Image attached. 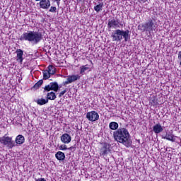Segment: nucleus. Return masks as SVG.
<instances>
[{
    "mask_svg": "<svg viewBox=\"0 0 181 181\" xmlns=\"http://www.w3.org/2000/svg\"><path fill=\"white\" fill-rule=\"evenodd\" d=\"M80 69H81L80 74H84V73H86L87 70H90V66L88 65H84V66H81Z\"/></svg>",
    "mask_w": 181,
    "mask_h": 181,
    "instance_id": "21",
    "label": "nucleus"
},
{
    "mask_svg": "<svg viewBox=\"0 0 181 181\" xmlns=\"http://www.w3.org/2000/svg\"><path fill=\"white\" fill-rule=\"evenodd\" d=\"M47 70L49 73L51 74V76H53V74H56V68H54L53 65H49Z\"/></svg>",
    "mask_w": 181,
    "mask_h": 181,
    "instance_id": "19",
    "label": "nucleus"
},
{
    "mask_svg": "<svg viewBox=\"0 0 181 181\" xmlns=\"http://www.w3.org/2000/svg\"><path fill=\"white\" fill-rule=\"evenodd\" d=\"M122 36L125 42H128V40L129 39V30H127L124 31L121 30H116L111 35L113 42H121V40H122Z\"/></svg>",
    "mask_w": 181,
    "mask_h": 181,
    "instance_id": "3",
    "label": "nucleus"
},
{
    "mask_svg": "<svg viewBox=\"0 0 181 181\" xmlns=\"http://www.w3.org/2000/svg\"><path fill=\"white\" fill-rule=\"evenodd\" d=\"M25 142V137L23 135H18L16 138V144L22 145Z\"/></svg>",
    "mask_w": 181,
    "mask_h": 181,
    "instance_id": "14",
    "label": "nucleus"
},
{
    "mask_svg": "<svg viewBox=\"0 0 181 181\" xmlns=\"http://www.w3.org/2000/svg\"><path fill=\"white\" fill-rule=\"evenodd\" d=\"M44 90H45V91H50V90H52V86L50 85V83L47 86H46L44 88Z\"/></svg>",
    "mask_w": 181,
    "mask_h": 181,
    "instance_id": "27",
    "label": "nucleus"
},
{
    "mask_svg": "<svg viewBox=\"0 0 181 181\" xmlns=\"http://www.w3.org/2000/svg\"><path fill=\"white\" fill-rule=\"evenodd\" d=\"M163 139H167V141H171V142H175V141H176V139H175V136H173V134L170 133V132L166 133V135L163 137Z\"/></svg>",
    "mask_w": 181,
    "mask_h": 181,
    "instance_id": "13",
    "label": "nucleus"
},
{
    "mask_svg": "<svg viewBox=\"0 0 181 181\" xmlns=\"http://www.w3.org/2000/svg\"><path fill=\"white\" fill-rule=\"evenodd\" d=\"M51 85V89L55 93L59 90V84L57 82H52L49 83Z\"/></svg>",
    "mask_w": 181,
    "mask_h": 181,
    "instance_id": "17",
    "label": "nucleus"
},
{
    "mask_svg": "<svg viewBox=\"0 0 181 181\" xmlns=\"http://www.w3.org/2000/svg\"><path fill=\"white\" fill-rule=\"evenodd\" d=\"M36 1H40V0H36Z\"/></svg>",
    "mask_w": 181,
    "mask_h": 181,
    "instance_id": "33",
    "label": "nucleus"
},
{
    "mask_svg": "<svg viewBox=\"0 0 181 181\" xmlns=\"http://www.w3.org/2000/svg\"><path fill=\"white\" fill-rule=\"evenodd\" d=\"M50 76H52V74L47 71V69L43 71L44 80H47L48 78H50Z\"/></svg>",
    "mask_w": 181,
    "mask_h": 181,
    "instance_id": "22",
    "label": "nucleus"
},
{
    "mask_svg": "<svg viewBox=\"0 0 181 181\" xmlns=\"http://www.w3.org/2000/svg\"><path fill=\"white\" fill-rule=\"evenodd\" d=\"M142 28L141 30L144 32H149V33H152V32L156 29V27L152 20H149L146 23L142 24Z\"/></svg>",
    "mask_w": 181,
    "mask_h": 181,
    "instance_id": "4",
    "label": "nucleus"
},
{
    "mask_svg": "<svg viewBox=\"0 0 181 181\" xmlns=\"http://www.w3.org/2000/svg\"><path fill=\"white\" fill-rule=\"evenodd\" d=\"M113 136L119 144H123L125 146H128V139H129V132L125 128H119L113 132Z\"/></svg>",
    "mask_w": 181,
    "mask_h": 181,
    "instance_id": "2",
    "label": "nucleus"
},
{
    "mask_svg": "<svg viewBox=\"0 0 181 181\" xmlns=\"http://www.w3.org/2000/svg\"><path fill=\"white\" fill-rule=\"evenodd\" d=\"M118 127H119L118 123L115 122H111L109 124V128L112 131H115L116 129H118Z\"/></svg>",
    "mask_w": 181,
    "mask_h": 181,
    "instance_id": "16",
    "label": "nucleus"
},
{
    "mask_svg": "<svg viewBox=\"0 0 181 181\" xmlns=\"http://www.w3.org/2000/svg\"><path fill=\"white\" fill-rule=\"evenodd\" d=\"M153 131L155 134H160V132H163V127H162L160 124H157L153 127Z\"/></svg>",
    "mask_w": 181,
    "mask_h": 181,
    "instance_id": "12",
    "label": "nucleus"
},
{
    "mask_svg": "<svg viewBox=\"0 0 181 181\" xmlns=\"http://www.w3.org/2000/svg\"><path fill=\"white\" fill-rule=\"evenodd\" d=\"M77 80H80L79 75L68 76L66 81L63 82V84L64 86H66V84H71V83H74V81H77Z\"/></svg>",
    "mask_w": 181,
    "mask_h": 181,
    "instance_id": "7",
    "label": "nucleus"
},
{
    "mask_svg": "<svg viewBox=\"0 0 181 181\" xmlns=\"http://www.w3.org/2000/svg\"><path fill=\"white\" fill-rule=\"evenodd\" d=\"M103 4H100L95 6L94 7V10H95L96 12H100V11H102V9H103Z\"/></svg>",
    "mask_w": 181,
    "mask_h": 181,
    "instance_id": "23",
    "label": "nucleus"
},
{
    "mask_svg": "<svg viewBox=\"0 0 181 181\" xmlns=\"http://www.w3.org/2000/svg\"><path fill=\"white\" fill-rule=\"evenodd\" d=\"M158 104V100H156V98L153 97V105H156Z\"/></svg>",
    "mask_w": 181,
    "mask_h": 181,
    "instance_id": "29",
    "label": "nucleus"
},
{
    "mask_svg": "<svg viewBox=\"0 0 181 181\" xmlns=\"http://www.w3.org/2000/svg\"><path fill=\"white\" fill-rule=\"evenodd\" d=\"M0 143L6 145L9 149H12L15 146V142L12 141V138L6 136L0 137Z\"/></svg>",
    "mask_w": 181,
    "mask_h": 181,
    "instance_id": "5",
    "label": "nucleus"
},
{
    "mask_svg": "<svg viewBox=\"0 0 181 181\" xmlns=\"http://www.w3.org/2000/svg\"><path fill=\"white\" fill-rule=\"evenodd\" d=\"M86 118L88 121H90V122H94L100 119V115H98V112L91 111L86 113Z\"/></svg>",
    "mask_w": 181,
    "mask_h": 181,
    "instance_id": "6",
    "label": "nucleus"
},
{
    "mask_svg": "<svg viewBox=\"0 0 181 181\" xmlns=\"http://www.w3.org/2000/svg\"><path fill=\"white\" fill-rule=\"evenodd\" d=\"M61 141L63 144H70V142H71V136L65 133L62 135Z\"/></svg>",
    "mask_w": 181,
    "mask_h": 181,
    "instance_id": "9",
    "label": "nucleus"
},
{
    "mask_svg": "<svg viewBox=\"0 0 181 181\" xmlns=\"http://www.w3.org/2000/svg\"><path fill=\"white\" fill-rule=\"evenodd\" d=\"M107 153L108 150H107V148H103L101 149V155H107Z\"/></svg>",
    "mask_w": 181,
    "mask_h": 181,
    "instance_id": "26",
    "label": "nucleus"
},
{
    "mask_svg": "<svg viewBox=\"0 0 181 181\" xmlns=\"http://www.w3.org/2000/svg\"><path fill=\"white\" fill-rule=\"evenodd\" d=\"M178 59L181 60V51L178 52Z\"/></svg>",
    "mask_w": 181,
    "mask_h": 181,
    "instance_id": "31",
    "label": "nucleus"
},
{
    "mask_svg": "<svg viewBox=\"0 0 181 181\" xmlns=\"http://www.w3.org/2000/svg\"><path fill=\"white\" fill-rule=\"evenodd\" d=\"M17 54V62L22 63L23 62V51L21 49H18L16 51Z\"/></svg>",
    "mask_w": 181,
    "mask_h": 181,
    "instance_id": "11",
    "label": "nucleus"
},
{
    "mask_svg": "<svg viewBox=\"0 0 181 181\" xmlns=\"http://www.w3.org/2000/svg\"><path fill=\"white\" fill-rule=\"evenodd\" d=\"M55 158H57V159L58 160H64L66 156L64 155V153L62 152V151H58L56 154H55Z\"/></svg>",
    "mask_w": 181,
    "mask_h": 181,
    "instance_id": "15",
    "label": "nucleus"
},
{
    "mask_svg": "<svg viewBox=\"0 0 181 181\" xmlns=\"http://www.w3.org/2000/svg\"><path fill=\"white\" fill-rule=\"evenodd\" d=\"M40 6L42 9H49V8H50V1L49 0H41L40 2Z\"/></svg>",
    "mask_w": 181,
    "mask_h": 181,
    "instance_id": "10",
    "label": "nucleus"
},
{
    "mask_svg": "<svg viewBox=\"0 0 181 181\" xmlns=\"http://www.w3.org/2000/svg\"><path fill=\"white\" fill-rule=\"evenodd\" d=\"M49 103V100L48 99H38L37 100V104H38V105H45V104H47Z\"/></svg>",
    "mask_w": 181,
    "mask_h": 181,
    "instance_id": "18",
    "label": "nucleus"
},
{
    "mask_svg": "<svg viewBox=\"0 0 181 181\" xmlns=\"http://www.w3.org/2000/svg\"><path fill=\"white\" fill-rule=\"evenodd\" d=\"M55 2H57V4H59V2L61 1V0H54Z\"/></svg>",
    "mask_w": 181,
    "mask_h": 181,
    "instance_id": "32",
    "label": "nucleus"
},
{
    "mask_svg": "<svg viewBox=\"0 0 181 181\" xmlns=\"http://www.w3.org/2000/svg\"><path fill=\"white\" fill-rule=\"evenodd\" d=\"M56 93H54V92L48 93L47 95V100H56Z\"/></svg>",
    "mask_w": 181,
    "mask_h": 181,
    "instance_id": "20",
    "label": "nucleus"
},
{
    "mask_svg": "<svg viewBox=\"0 0 181 181\" xmlns=\"http://www.w3.org/2000/svg\"><path fill=\"white\" fill-rule=\"evenodd\" d=\"M43 84V80H40L38 82H37L34 86H33V88H39V87H40V86H42Z\"/></svg>",
    "mask_w": 181,
    "mask_h": 181,
    "instance_id": "24",
    "label": "nucleus"
},
{
    "mask_svg": "<svg viewBox=\"0 0 181 181\" xmlns=\"http://www.w3.org/2000/svg\"><path fill=\"white\" fill-rule=\"evenodd\" d=\"M43 39L42 33L37 31H29L28 33H24L20 37V40H25L26 42H30L34 45H37Z\"/></svg>",
    "mask_w": 181,
    "mask_h": 181,
    "instance_id": "1",
    "label": "nucleus"
},
{
    "mask_svg": "<svg viewBox=\"0 0 181 181\" xmlns=\"http://www.w3.org/2000/svg\"><path fill=\"white\" fill-rule=\"evenodd\" d=\"M60 151H67V146L62 144L59 146Z\"/></svg>",
    "mask_w": 181,
    "mask_h": 181,
    "instance_id": "25",
    "label": "nucleus"
},
{
    "mask_svg": "<svg viewBox=\"0 0 181 181\" xmlns=\"http://www.w3.org/2000/svg\"><path fill=\"white\" fill-rule=\"evenodd\" d=\"M67 90H62L60 93H59V97H62V95H64V94H66Z\"/></svg>",
    "mask_w": 181,
    "mask_h": 181,
    "instance_id": "30",
    "label": "nucleus"
},
{
    "mask_svg": "<svg viewBox=\"0 0 181 181\" xmlns=\"http://www.w3.org/2000/svg\"><path fill=\"white\" fill-rule=\"evenodd\" d=\"M107 26L109 29H111L112 28L113 29H117L119 28V21L116 20L115 18L110 19L108 21Z\"/></svg>",
    "mask_w": 181,
    "mask_h": 181,
    "instance_id": "8",
    "label": "nucleus"
},
{
    "mask_svg": "<svg viewBox=\"0 0 181 181\" xmlns=\"http://www.w3.org/2000/svg\"><path fill=\"white\" fill-rule=\"evenodd\" d=\"M56 11H57V8L54 6H51L50 9H49V12H56Z\"/></svg>",
    "mask_w": 181,
    "mask_h": 181,
    "instance_id": "28",
    "label": "nucleus"
}]
</instances>
